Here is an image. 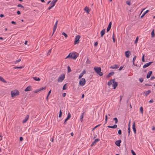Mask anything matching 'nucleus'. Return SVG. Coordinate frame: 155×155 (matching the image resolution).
<instances>
[{
	"mask_svg": "<svg viewBox=\"0 0 155 155\" xmlns=\"http://www.w3.org/2000/svg\"><path fill=\"white\" fill-rule=\"evenodd\" d=\"M79 54L77 53L71 52L65 58V59L70 58L74 59H76L78 56Z\"/></svg>",
	"mask_w": 155,
	"mask_h": 155,
	"instance_id": "obj_1",
	"label": "nucleus"
},
{
	"mask_svg": "<svg viewBox=\"0 0 155 155\" xmlns=\"http://www.w3.org/2000/svg\"><path fill=\"white\" fill-rule=\"evenodd\" d=\"M95 72L99 75L101 76L103 75V73L101 72V68L100 67H95L94 68Z\"/></svg>",
	"mask_w": 155,
	"mask_h": 155,
	"instance_id": "obj_2",
	"label": "nucleus"
},
{
	"mask_svg": "<svg viewBox=\"0 0 155 155\" xmlns=\"http://www.w3.org/2000/svg\"><path fill=\"white\" fill-rule=\"evenodd\" d=\"M11 94L12 97H13L19 95V92L18 90H15L11 91Z\"/></svg>",
	"mask_w": 155,
	"mask_h": 155,
	"instance_id": "obj_3",
	"label": "nucleus"
},
{
	"mask_svg": "<svg viewBox=\"0 0 155 155\" xmlns=\"http://www.w3.org/2000/svg\"><path fill=\"white\" fill-rule=\"evenodd\" d=\"M57 0H53L50 3V5H51V6H49L48 8V10H49L51 8L54 6L55 3L57 2Z\"/></svg>",
	"mask_w": 155,
	"mask_h": 155,
	"instance_id": "obj_4",
	"label": "nucleus"
},
{
	"mask_svg": "<svg viewBox=\"0 0 155 155\" xmlns=\"http://www.w3.org/2000/svg\"><path fill=\"white\" fill-rule=\"evenodd\" d=\"M86 83V80L84 78H83L80 79L79 82V84L80 86H84Z\"/></svg>",
	"mask_w": 155,
	"mask_h": 155,
	"instance_id": "obj_5",
	"label": "nucleus"
},
{
	"mask_svg": "<svg viewBox=\"0 0 155 155\" xmlns=\"http://www.w3.org/2000/svg\"><path fill=\"white\" fill-rule=\"evenodd\" d=\"M65 77V75L64 74H62V75H61L58 78V82H61L64 80Z\"/></svg>",
	"mask_w": 155,
	"mask_h": 155,
	"instance_id": "obj_6",
	"label": "nucleus"
},
{
	"mask_svg": "<svg viewBox=\"0 0 155 155\" xmlns=\"http://www.w3.org/2000/svg\"><path fill=\"white\" fill-rule=\"evenodd\" d=\"M80 36L79 35H77L76 36L75 40L74 41V45L78 44L79 42V39L80 38Z\"/></svg>",
	"mask_w": 155,
	"mask_h": 155,
	"instance_id": "obj_7",
	"label": "nucleus"
},
{
	"mask_svg": "<svg viewBox=\"0 0 155 155\" xmlns=\"http://www.w3.org/2000/svg\"><path fill=\"white\" fill-rule=\"evenodd\" d=\"M153 62V61H151L147 63L146 64H144V65H143V68H146L149 66Z\"/></svg>",
	"mask_w": 155,
	"mask_h": 155,
	"instance_id": "obj_8",
	"label": "nucleus"
},
{
	"mask_svg": "<svg viewBox=\"0 0 155 155\" xmlns=\"http://www.w3.org/2000/svg\"><path fill=\"white\" fill-rule=\"evenodd\" d=\"M125 54L127 58H129L130 54V51H127L125 52Z\"/></svg>",
	"mask_w": 155,
	"mask_h": 155,
	"instance_id": "obj_9",
	"label": "nucleus"
},
{
	"mask_svg": "<svg viewBox=\"0 0 155 155\" xmlns=\"http://www.w3.org/2000/svg\"><path fill=\"white\" fill-rule=\"evenodd\" d=\"M121 142V140H119L116 141L115 142V144L117 146L120 147V143Z\"/></svg>",
	"mask_w": 155,
	"mask_h": 155,
	"instance_id": "obj_10",
	"label": "nucleus"
},
{
	"mask_svg": "<svg viewBox=\"0 0 155 155\" xmlns=\"http://www.w3.org/2000/svg\"><path fill=\"white\" fill-rule=\"evenodd\" d=\"M86 72L85 70H84L83 71H82V73H81L79 75V77H78V79H81L82 77H83L84 74L86 73Z\"/></svg>",
	"mask_w": 155,
	"mask_h": 155,
	"instance_id": "obj_11",
	"label": "nucleus"
},
{
	"mask_svg": "<svg viewBox=\"0 0 155 155\" xmlns=\"http://www.w3.org/2000/svg\"><path fill=\"white\" fill-rule=\"evenodd\" d=\"M100 140V139L99 138H97L95 139L94 140L92 144H91V147L93 146L94 144L98 142Z\"/></svg>",
	"mask_w": 155,
	"mask_h": 155,
	"instance_id": "obj_12",
	"label": "nucleus"
},
{
	"mask_svg": "<svg viewBox=\"0 0 155 155\" xmlns=\"http://www.w3.org/2000/svg\"><path fill=\"white\" fill-rule=\"evenodd\" d=\"M118 84L117 82H113L112 86L113 87V89H115L117 86Z\"/></svg>",
	"mask_w": 155,
	"mask_h": 155,
	"instance_id": "obj_13",
	"label": "nucleus"
},
{
	"mask_svg": "<svg viewBox=\"0 0 155 155\" xmlns=\"http://www.w3.org/2000/svg\"><path fill=\"white\" fill-rule=\"evenodd\" d=\"M32 87L31 86H28L25 90V91H28L32 90Z\"/></svg>",
	"mask_w": 155,
	"mask_h": 155,
	"instance_id": "obj_14",
	"label": "nucleus"
},
{
	"mask_svg": "<svg viewBox=\"0 0 155 155\" xmlns=\"http://www.w3.org/2000/svg\"><path fill=\"white\" fill-rule=\"evenodd\" d=\"M132 128L133 129V131L134 133V134H136V130L135 128V122H134L132 125Z\"/></svg>",
	"mask_w": 155,
	"mask_h": 155,
	"instance_id": "obj_15",
	"label": "nucleus"
},
{
	"mask_svg": "<svg viewBox=\"0 0 155 155\" xmlns=\"http://www.w3.org/2000/svg\"><path fill=\"white\" fill-rule=\"evenodd\" d=\"M29 117V115H27L25 119L24 120H23L22 121V123H26Z\"/></svg>",
	"mask_w": 155,
	"mask_h": 155,
	"instance_id": "obj_16",
	"label": "nucleus"
},
{
	"mask_svg": "<svg viewBox=\"0 0 155 155\" xmlns=\"http://www.w3.org/2000/svg\"><path fill=\"white\" fill-rule=\"evenodd\" d=\"M119 65L118 64H115L114 66H111L110 68L111 69L117 68H119Z\"/></svg>",
	"mask_w": 155,
	"mask_h": 155,
	"instance_id": "obj_17",
	"label": "nucleus"
},
{
	"mask_svg": "<svg viewBox=\"0 0 155 155\" xmlns=\"http://www.w3.org/2000/svg\"><path fill=\"white\" fill-rule=\"evenodd\" d=\"M152 73V71H149L147 74V75L146 78H149Z\"/></svg>",
	"mask_w": 155,
	"mask_h": 155,
	"instance_id": "obj_18",
	"label": "nucleus"
},
{
	"mask_svg": "<svg viewBox=\"0 0 155 155\" xmlns=\"http://www.w3.org/2000/svg\"><path fill=\"white\" fill-rule=\"evenodd\" d=\"M114 71H112L109 73L107 76L106 78H109L111 76H112L114 74Z\"/></svg>",
	"mask_w": 155,
	"mask_h": 155,
	"instance_id": "obj_19",
	"label": "nucleus"
},
{
	"mask_svg": "<svg viewBox=\"0 0 155 155\" xmlns=\"http://www.w3.org/2000/svg\"><path fill=\"white\" fill-rule=\"evenodd\" d=\"M0 81L4 83H6L7 81L2 77L0 76Z\"/></svg>",
	"mask_w": 155,
	"mask_h": 155,
	"instance_id": "obj_20",
	"label": "nucleus"
},
{
	"mask_svg": "<svg viewBox=\"0 0 155 155\" xmlns=\"http://www.w3.org/2000/svg\"><path fill=\"white\" fill-rule=\"evenodd\" d=\"M107 127L109 128H116L117 127V125L116 124H114L113 126H108Z\"/></svg>",
	"mask_w": 155,
	"mask_h": 155,
	"instance_id": "obj_21",
	"label": "nucleus"
},
{
	"mask_svg": "<svg viewBox=\"0 0 155 155\" xmlns=\"http://www.w3.org/2000/svg\"><path fill=\"white\" fill-rule=\"evenodd\" d=\"M105 29H103L101 32V37H102L105 33Z\"/></svg>",
	"mask_w": 155,
	"mask_h": 155,
	"instance_id": "obj_22",
	"label": "nucleus"
},
{
	"mask_svg": "<svg viewBox=\"0 0 155 155\" xmlns=\"http://www.w3.org/2000/svg\"><path fill=\"white\" fill-rule=\"evenodd\" d=\"M57 25H56V24H55L54 26V28H53V32L52 34L51 35V36L53 35L55 31L56 28H57Z\"/></svg>",
	"mask_w": 155,
	"mask_h": 155,
	"instance_id": "obj_23",
	"label": "nucleus"
},
{
	"mask_svg": "<svg viewBox=\"0 0 155 155\" xmlns=\"http://www.w3.org/2000/svg\"><path fill=\"white\" fill-rule=\"evenodd\" d=\"M137 58V56H136L135 55L134 56L133 58V60H132V62H133V64L134 65V66H137V64H135V63H134V62L135 61V60L136 59V58Z\"/></svg>",
	"mask_w": 155,
	"mask_h": 155,
	"instance_id": "obj_24",
	"label": "nucleus"
},
{
	"mask_svg": "<svg viewBox=\"0 0 155 155\" xmlns=\"http://www.w3.org/2000/svg\"><path fill=\"white\" fill-rule=\"evenodd\" d=\"M84 10L87 13H89L90 11V10L89 9V8L86 6L85 8H84Z\"/></svg>",
	"mask_w": 155,
	"mask_h": 155,
	"instance_id": "obj_25",
	"label": "nucleus"
},
{
	"mask_svg": "<svg viewBox=\"0 0 155 155\" xmlns=\"http://www.w3.org/2000/svg\"><path fill=\"white\" fill-rule=\"evenodd\" d=\"M154 29H153L152 30V31L151 32V37L153 38L155 37V35L154 34Z\"/></svg>",
	"mask_w": 155,
	"mask_h": 155,
	"instance_id": "obj_26",
	"label": "nucleus"
},
{
	"mask_svg": "<svg viewBox=\"0 0 155 155\" xmlns=\"http://www.w3.org/2000/svg\"><path fill=\"white\" fill-rule=\"evenodd\" d=\"M33 79L36 81H40V79L39 78L37 77H33Z\"/></svg>",
	"mask_w": 155,
	"mask_h": 155,
	"instance_id": "obj_27",
	"label": "nucleus"
},
{
	"mask_svg": "<svg viewBox=\"0 0 155 155\" xmlns=\"http://www.w3.org/2000/svg\"><path fill=\"white\" fill-rule=\"evenodd\" d=\"M84 113L83 112L82 113V114L80 117V120L82 122L83 120V119L84 117Z\"/></svg>",
	"mask_w": 155,
	"mask_h": 155,
	"instance_id": "obj_28",
	"label": "nucleus"
},
{
	"mask_svg": "<svg viewBox=\"0 0 155 155\" xmlns=\"http://www.w3.org/2000/svg\"><path fill=\"white\" fill-rule=\"evenodd\" d=\"M71 117V114L69 112L68 114V115L67 117L66 118V119H67L68 120Z\"/></svg>",
	"mask_w": 155,
	"mask_h": 155,
	"instance_id": "obj_29",
	"label": "nucleus"
},
{
	"mask_svg": "<svg viewBox=\"0 0 155 155\" xmlns=\"http://www.w3.org/2000/svg\"><path fill=\"white\" fill-rule=\"evenodd\" d=\"M23 68V67L22 66H21L20 67H14V69H21Z\"/></svg>",
	"mask_w": 155,
	"mask_h": 155,
	"instance_id": "obj_30",
	"label": "nucleus"
},
{
	"mask_svg": "<svg viewBox=\"0 0 155 155\" xmlns=\"http://www.w3.org/2000/svg\"><path fill=\"white\" fill-rule=\"evenodd\" d=\"M140 110L142 114L143 113V108L142 107H141L140 108Z\"/></svg>",
	"mask_w": 155,
	"mask_h": 155,
	"instance_id": "obj_31",
	"label": "nucleus"
},
{
	"mask_svg": "<svg viewBox=\"0 0 155 155\" xmlns=\"http://www.w3.org/2000/svg\"><path fill=\"white\" fill-rule=\"evenodd\" d=\"M113 120L115 121V123L117 124L118 122V119L117 117H115L113 119Z\"/></svg>",
	"mask_w": 155,
	"mask_h": 155,
	"instance_id": "obj_32",
	"label": "nucleus"
},
{
	"mask_svg": "<svg viewBox=\"0 0 155 155\" xmlns=\"http://www.w3.org/2000/svg\"><path fill=\"white\" fill-rule=\"evenodd\" d=\"M112 39H113V42H114V43L115 42V38H114V33H113V34Z\"/></svg>",
	"mask_w": 155,
	"mask_h": 155,
	"instance_id": "obj_33",
	"label": "nucleus"
},
{
	"mask_svg": "<svg viewBox=\"0 0 155 155\" xmlns=\"http://www.w3.org/2000/svg\"><path fill=\"white\" fill-rule=\"evenodd\" d=\"M113 83V82H112L111 81H108L107 83V85L109 86H110V85H111Z\"/></svg>",
	"mask_w": 155,
	"mask_h": 155,
	"instance_id": "obj_34",
	"label": "nucleus"
},
{
	"mask_svg": "<svg viewBox=\"0 0 155 155\" xmlns=\"http://www.w3.org/2000/svg\"><path fill=\"white\" fill-rule=\"evenodd\" d=\"M62 35L64 36L65 37V38H67V37H68L67 35L65 32H63L62 33Z\"/></svg>",
	"mask_w": 155,
	"mask_h": 155,
	"instance_id": "obj_35",
	"label": "nucleus"
},
{
	"mask_svg": "<svg viewBox=\"0 0 155 155\" xmlns=\"http://www.w3.org/2000/svg\"><path fill=\"white\" fill-rule=\"evenodd\" d=\"M67 84H66L64 85V86L63 87V88H62L63 90H65L66 89L67 87H66V85Z\"/></svg>",
	"mask_w": 155,
	"mask_h": 155,
	"instance_id": "obj_36",
	"label": "nucleus"
},
{
	"mask_svg": "<svg viewBox=\"0 0 155 155\" xmlns=\"http://www.w3.org/2000/svg\"><path fill=\"white\" fill-rule=\"evenodd\" d=\"M62 114V112H61V110H60L59 114L58 116L59 117H61Z\"/></svg>",
	"mask_w": 155,
	"mask_h": 155,
	"instance_id": "obj_37",
	"label": "nucleus"
},
{
	"mask_svg": "<svg viewBox=\"0 0 155 155\" xmlns=\"http://www.w3.org/2000/svg\"><path fill=\"white\" fill-rule=\"evenodd\" d=\"M71 71V70L70 67L69 66H68V72H70Z\"/></svg>",
	"mask_w": 155,
	"mask_h": 155,
	"instance_id": "obj_38",
	"label": "nucleus"
},
{
	"mask_svg": "<svg viewBox=\"0 0 155 155\" xmlns=\"http://www.w3.org/2000/svg\"><path fill=\"white\" fill-rule=\"evenodd\" d=\"M17 6L18 7H21L22 8H24V7L21 4H18Z\"/></svg>",
	"mask_w": 155,
	"mask_h": 155,
	"instance_id": "obj_39",
	"label": "nucleus"
},
{
	"mask_svg": "<svg viewBox=\"0 0 155 155\" xmlns=\"http://www.w3.org/2000/svg\"><path fill=\"white\" fill-rule=\"evenodd\" d=\"M142 61H143V62L145 61V59H144V54H143L142 57Z\"/></svg>",
	"mask_w": 155,
	"mask_h": 155,
	"instance_id": "obj_40",
	"label": "nucleus"
},
{
	"mask_svg": "<svg viewBox=\"0 0 155 155\" xmlns=\"http://www.w3.org/2000/svg\"><path fill=\"white\" fill-rule=\"evenodd\" d=\"M138 37H137L136 38V40L135 41H134L135 44H136L137 43L138 41Z\"/></svg>",
	"mask_w": 155,
	"mask_h": 155,
	"instance_id": "obj_41",
	"label": "nucleus"
},
{
	"mask_svg": "<svg viewBox=\"0 0 155 155\" xmlns=\"http://www.w3.org/2000/svg\"><path fill=\"white\" fill-rule=\"evenodd\" d=\"M107 115H106L105 117V122L104 124V125L105 124H106V123H107Z\"/></svg>",
	"mask_w": 155,
	"mask_h": 155,
	"instance_id": "obj_42",
	"label": "nucleus"
},
{
	"mask_svg": "<svg viewBox=\"0 0 155 155\" xmlns=\"http://www.w3.org/2000/svg\"><path fill=\"white\" fill-rule=\"evenodd\" d=\"M131 152L133 155H136L135 152L133 150H131Z\"/></svg>",
	"mask_w": 155,
	"mask_h": 155,
	"instance_id": "obj_43",
	"label": "nucleus"
},
{
	"mask_svg": "<svg viewBox=\"0 0 155 155\" xmlns=\"http://www.w3.org/2000/svg\"><path fill=\"white\" fill-rule=\"evenodd\" d=\"M139 80L140 82L142 83L143 81V79L142 78H140L139 79Z\"/></svg>",
	"mask_w": 155,
	"mask_h": 155,
	"instance_id": "obj_44",
	"label": "nucleus"
},
{
	"mask_svg": "<svg viewBox=\"0 0 155 155\" xmlns=\"http://www.w3.org/2000/svg\"><path fill=\"white\" fill-rule=\"evenodd\" d=\"M130 121H129V123L128 127V131H130Z\"/></svg>",
	"mask_w": 155,
	"mask_h": 155,
	"instance_id": "obj_45",
	"label": "nucleus"
},
{
	"mask_svg": "<svg viewBox=\"0 0 155 155\" xmlns=\"http://www.w3.org/2000/svg\"><path fill=\"white\" fill-rule=\"evenodd\" d=\"M46 87H41L40 88H39V90H40V91H41L43 90H45L46 89Z\"/></svg>",
	"mask_w": 155,
	"mask_h": 155,
	"instance_id": "obj_46",
	"label": "nucleus"
},
{
	"mask_svg": "<svg viewBox=\"0 0 155 155\" xmlns=\"http://www.w3.org/2000/svg\"><path fill=\"white\" fill-rule=\"evenodd\" d=\"M118 134H119V135H121L122 134V132H121V130L120 129L119 130H118Z\"/></svg>",
	"mask_w": 155,
	"mask_h": 155,
	"instance_id": "obj_47",
	"label": "nucleus"
},
{
	"mask_svg": "<svg viewBox=\"0 0 155 155\" xmlns=\"http://www.w3.org/2000/svg\"><path fill=\"white\" fill-rule=\"evenodd\" d=\"M126 4L127 5H130V1H126Z\"/></svg>",
	"mask_w": 155,
	"mask_h": 155,
	"instance_id": "obj_48",
	"label": "nucleus"
},
{
	"mask_svg": "<svg viewBox=\"0 0 155 155\" xmlns=\"http://www.w3.org/2000/svg\"><path fill=\"white\" fill-rule=\"evenodd\" d=\"M111 25H112V23H111V22L110 21L109 22L108 27L111 28Z\"/></svg>",
	"mask_w": 155,
	"mask_h": 155,
	"instance_id": "obj_49",
	"label": "nucleus"
},
{
	"mask_svg": "<svg viewBox=\"0 0 155 155\" xmlns=\"http://www.w3.org/2000/svg\"><path fill=\"white\" fill-rule=\"evenodd\" d=\"M86 63L88 64H90L91 63V62L89 60V59L88 58L87 60Z\"/></svg>",
	"mask_w": 155,
	"mask_h": 155,
	"instance_id": "obj_50",
	"label": "nucleus"
},
{
	"mask_svg": "<svg viewBox=\"0 0 155 155\" xmlns=\"http://www.w3.org/2000/svg\"><path fill=\"white\" fill-rule=\"evenodd\" d=\"M124 65L123 66H121L120 67V68H119L118 70L119 71H121L124 68Z\"/></svg>",
	"mask_w": 155,
	"mask_h": 155,
	"instance_id": "obj_51",
	"label": "nucleus"
},
{
	"mask_svg": "<svg viewBox=\"0 0 155 155\" xmlns=\"http://www.w3.org/2000/svg\"><path fill=\"white\" fill-rule=\"evenodd\" d=\"M101 125V124H99V125H98L96 126H95L94 128H93L92 129V130H94V129H95L96 128H97V127L100 126Z\"/></svg>",
	"mask_w": 155,
	"mask_h": 155,
	"instance_id": "obj_52",
	"label": "nucleus"
},
{
	"mask_svg": "<svg viewBox=\"0 0 155 155\" xmlns=\"http://www.w3.org/2000/svg\"><path fill=\"white\" fill-rule=\"evenodd\" d=\"M144 93L145 94L146 96H147L149 94L147 92V91L144 92Z\"/></svg>",
	"mask_w": 155,
	"mask_h": 155,
	"instance_id": "obj_53",
	"label": "nucleus"
},
{
	"mask_svg": "<svg viewBox=\"0 0 155 155\" xmlns=\"http://www.w3.org/2000/svg\"><path fill=\"white\" fill-rule=\"evenodd\" d=\"M110 29H111L110 28L108 27L107 28V32H108L110 30Z\"/></svg>",
	"mask_w": 155,
	"mask_h": 155,
	"instance_id": "obj_54",
	"label": "nucleus"
},
{
	"mask_svg": "<svg viewBox=\"0 0 155 155\" xmlns=\"http://www.w3.org/2000/svg\"><path fill=\"white\" fill-rule=\"evenodd\" d=\"M51 49H50L48 52L47 53V55H49L51 53Z\"/></svg>",
	"mask_w": 155,
	"mask_h": 155,
	"instance_id": "obj_55",
	"label": "nucleus"
},
{
	"mask_svg": "<svg viewBox=\"0 0 155 155\" xmlns=\"http://www.w3.org/2000/svg\"><path fill=\"white\" fill-rule=\"evenodd\" d=\"M98 42L97 41L94 44V46L95 47L97 46L98 45Z\"/></svg>",
	"mask_w": 155,
	"mask_h": 155,
	"instance_id": "obj_56",
	"label": "nucleus"
},
{
	"mask_svg": "<svg viewBox=\"0 0 155 155\" xmlns=\"http://www.w3.org/2000/svg\"><path fill=\"white\" fill-rule=\"evenodd\" d=\"M149 12V10H147L145 12H144L143 13L145 15L146 13Z\"/></svg>",
	"mask_w": 155,
	"mask_h": 155,
	"instance_id": "obj_57",
	"label": "nucleus"
},
{
	"mask_svg": "<svg viewBox=\"0 0 155 155\" xmlns=\"http://www.w3.org/2000/svg\"><path fill=\"white\" fill-rule=\"evenodd\" d=\"M40 90H39V89H37L34 92V93H37Z\"/></svg>",
	"mask_w": 155,
	"mask_h": 155,
	"instance_id": "obj_58",
	"label": "nucleus"
},
{
	"mask_svg": "<svg viewBox=\"0 0 155 155\" xmlns=\"http://www.w3.org/2000/svg\"><path fill=\"white\" fill-rule=\"evenodd\" d=\"M19 139H20V141H22L23 140V137H20V138H19Z\"/></svg>",
	"mask_w": 155,
	"mask_h": 155,
	"instance_id": "obj_59",
	"label": "nucleus"
},
{
	"mask_svg": "<svg viewBox=\"0 0 155 155\" xmlns=\"http://www.w3.org/2000/svg\"><path fill=\"white\" fill-rule=\"evenodd\" d=\"M17 13L18 15H20L21 14V13L19 11H18L17 12Z\"/></svg>",
	"mask_w": 155,
	"mask_h": 155,
	"instance_id": "obj_60",
	"label": "nucleus"
},
{
	"mask_svg": "<svg viewBox=\"0 0 155 155\" xmlns=\"http://www.w3.org/2000/svg\"><path fill=\"white\" fill-rule=\"evenodd\" d=\"M66 94L65 93H64L62 94V96L64 97L66 96Z\"/></svg>",
	"mask_w": 155,
	"mask_h": 155,
	"instance_id": "obj_61",
	"label": "nucleus"
},
{
	"mask_svg": "<svg viewBox=\"0 0 155 155\" xmlns=\"http://www.w3.org/2000/svg\"><path fill=\"white\" fill-rule=\"evenodd\" d=\"M155 78L154 76H152L150 78L151 80H153L154 79H155Z\"/></svg>",
	"mask_w": 155,
	"mask_h": 155,
	"instance_id": "obj_62",
	"label": "nucleus"
},
{
	"mask_svg": "<svg viewBox=\"0 0 155 155\" xmlns=\"http://www.w3.org/2000/svg\"><path fill=\"white\" fill-rule=\"evenodd\" d=\"M21 61V59H18L16 61V63H18V62H19L20 61Z\"/></svg>",
	"mask_w": 155,
	"mask_h": 155,
	"instance_id": "obj_63",
	"label": "nucleus"
},
{
	"mask_svg": "<svg viewBox=\"0 0 155 155\" xmlns=\"http://www.w3.org/2000/svg\"><path fill=\"white\" fill-rule=\"evenodd\" d=\"M11 23L12 24H14V25H16V22H15V21H12L11 22Z\"/></svg>",
	"mask_w": 155,
	"mask_h": 155,
	"instance_id": "obj_64",
	"label": "nucleus"
}]
</instances>
